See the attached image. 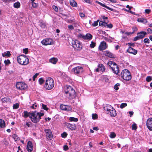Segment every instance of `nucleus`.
Instances as JSON below:
<instances>
[{"instance_id":"680f3d73","label":"nucleus","mask_w":152,"mask_h":152,"mask_svg":"<svg viewBox=\"0 0 152 152\" xmlns=\"http://www.w3.org/2000/svg\"><path fill=\"white\" fill-rule=\"evenodd\" d=\"M32 6L34 7H36L37 6V4L36 3L34 2H32Z\"/></svg>"},{"instance_id":"4d7b16f0","label":"nucleus","mask_w":152,"mask_h":152,"mask_svg":"<svg viewBox=\"0 0 152 152\" xmlns=\"http://www.w3.org/2000/svg\"><path fill=\"white\" fill-rule=\"evenodd\" d=\"M28 48H26L25 49H23V52L24 53H25L26 54L28 53Z\"/></svg>"},{"instance_id":"dca6fc26","label":"nucleus","mask_w":152,"mask_h":152,"mask_svg":"<svg viewBox=\"0 0 152 152\" xmlns=\"http://www.w3.org/2000/svg\"><path fill=\"white\" fill-rule=\"evenodd\" d=\"M127 52L130 53H131L134 55H136L137 53V50L133 49L131 47H129V48L127 50Z\"/></svg>"},{"instance_id":"7ed1b4c3","label":"nucleus","mask_w":152,"mask_h":152,"mask_svg":"<svg viewBox=\"0 0 152 152\" xmlns=\"http://www.w3.org/2000/svg\"><path fill=\"white\" fill-rule=\"evenodd\" d=\"M17 61L19 63L23 65L27 64L29 61V59L24 55H20L17 57Z\"/></svg>"},{"instance_id":"3c124183","label":"nucleus","mask_w":152,"mask_h":152,"mask_svg":"<svg viewBox=\"0 0 152 152\" xmlns=\"http://www.w3.org/2000/svg\"><path fill=\"white\" fill-rule=\"evenodd\" d=\"M53 8L54 10L56 12H58V9L57 7L56 6L53 5Z\"/></svg>"},{"instance_id":"052dcab7","label":"nucleus","mask_w":152,"mask_h":152,"mask_svg":"<svg viewBox=\"0 0 152 152\" xmlns=\"http://www.w3.org/2000/svg\"><path fill=\"white\" fill-rule=\"evenodd\" d=\"M31 124L32 123L31 122H27L26 124V125L29 127L31 126Z\"/></svg>"},{"instance_id":"0e129e2a","label":"nucleus","mask_w":152,"mask_h":152,"mask_svg":"<svg viewBox=\"0 0 152 152\" xmlns=\"http://www.w3.org/2000/svg\"><path fill=\"white\" fill-rule=\"evenodd\" d=\"M151 12V10L149 9H146L145 10V12L146 13L149 14Z\"/></svg>"},{"instance_id":"9d476101","label":"nucleus","mask_w":152,"mask_h":152,"mask_svg":"<svg viewBox=\"0 0 152 152\" xmlns=\"http://www.w3.org/2000/svg\"><path fill=\"white\" fill-rule=\"evenodd\" d=\"M146 125L150 131H152V118H149L147 120Z\"/></svg>"},{"instance_id":"58836bf2","label":"nucleus","mask_w":152,"mask_h":152,"mask_svg":"<svg viewBox=\"0 0 152 152\" xmlns=\"http://www.w3.org/2000/svg\"><path fill=\"white\" fill-rule=\"evenodd\" d=\"M96 45V43L94 42L93 41L91 42V43L90 44V46L91 48H93Z\"/></svg>"},{"instance_id":"c85d7f7f","label":"nucleus","mask_w":152,"mask_h":152,"mask_svg":"<svg viewBox=\"0 0 152 152\" xmlns=\"http://www.w3.org/2000/svg\"><path fill=\"white\" fill-rule=\"evenodd\" d=\"M57 60L56 58H53L50 59L49 60L50 62L53 64H56L57 62Z\"/></svg>"},{"instance_id":"f03ea898","label":"nucleus","mask_w":152,"mask_h":152,"mask_svg":"<svg viewBox=\"0 0 152 152\" xmlns=\"http://www.w3.org/2000/svg\"><path fill=\"white\" fill-rule=\"evenodd\" d=\"M44 115L43 113L37 112L36 111L31 112V115L30 116V118L33 122L36 123L39 121L41 117Z\"/></svg>"},{"instance_id":"ddd939ff","label":"nucleus","mask_w":152,"mask_h":152,"mask_svg":"<svg viewBox=\"0 0 152 152\" xmlns=\"http://www.w3.org/2000/svg\"><path fill=\"white\" fill-rule=\"evenodd\" d=\"M111 69L113 72L116 75H118L119 72V68L116 64L113 65V66L112 67Z\"/></svg>"},{"instance_id":"ea45409f","label":"nucleus","mask_w":152,"mask_h":152,"mask_svg":"<svg viewBox=\"0 0 152 152\" xmlns=\"http://www.w3.org/2000/svg\"><path fill=\"white\" fill-rule=\"evenodd\" d=\"M66 105H63V104H61L60 106V109L62 110H65L66 109Z\"/></svg>"},{"instance_id":"393cba45","label":"nucleus","mask_w":152,"mask_h":152,"mask_svg":"<svg viewBox=\"0 0 152 152\" xmlns=\"http://www.w3.org/2000/svg\"><path fill=\"white\" fill-rule=\"evenodd\" d=\"M137 21L139 22L142 23H146L147 22V21L146 19L141 18H138L137 19Z\"/></svg>"},{"instance_id":"7c9ffc66","label":"nucleus","mask_w":152,"mask_h":152,"mask_svg":"<svg viewBox=\"0 0 152 152\" xmlns=\"http://www.w3.org/2000/svg\"><path fill=\"white\" fill-rule=\"evenodd\" d=\"M14 7L16 8L20 7V4L19 2H17L14 3L13 5Z\"/></svg>"},{"instance_id":"c03bdc74","label":"nucleus","mask_w":152,"mask_h":152,"mask_svg":"<svg viewBox=\"0 0 152 152\" xmlns=\"http://www.w3.org/2000/svg\"><path fill=\"white\" fill-rule=\"evenodd\" d=\"M12 137L15 141L17 140H18V137L17 135L16 134H14L13 135Z\"/></svg>"},{"instance_id":"09e8293b","label":"nucleus","mask_w":152,"mask_h":152,"mask_svg":"<svg viewBox=\"0 0 152 152\" xmlns=\"http://www.w3.org/2000/svg\"><path fill=\"white\" fill-rule=\"evenodd\" d=\"M120 86V84L119 83H117L116 85H115L114 86V88L116 90H117L118 89V86Z\"/></svg>"},{"instance_id":"bf43d9fd","label":"nucleus","mask_w":152,"mask_h":152,"mask_svg":"<svg viewBox=\"0 0 152 152\" xmlns=\"http://www.w3.org/2000/svg\"><path fill=\"white\" fill-rule=\"evenodd\" d=\"M63 148H64V150L65 151H67L69 149L68 146L66 145H64V146Z\"/></svg>"},{"instance_id":"6e6d98bb","label":"nucleus","mask_w":152,"mask_h":152,"mask_svg":"<svg viewBox=\"0 0 152 152\" xmlns=\"http://www.w3.org/2000/svg\"><path fill=\"white\" fill-rule=\"evenodd\" d=\"M68 28L70 30H72L74 29V27L72 25H69L68 26Z\"/></svg>"},{"instance_id":"8fccbe9b","label":"nucleus","mask_w":152,"mask_h":152,"mask_svg":"<svg viewBox=\"0 0 152 152\" xmlns=\"http://www.w3.org/2000/svg\"><path fill=\"white\" fill-rule=\"evenodd\" d=\"M42 107L43 109L46 110H48V108L47 107L46 105L44 104H42Z\"/></svg>"},{"instance_id":"f257e3e1","label":"nucleus","mask_w":152,"mask_h":152,"mask_svg":"<svg viewBox=\"0 0 152 152\" xmlns=\"http://www.w3.org/2000/svg\"><path fill=\"white\" fill-rule=\"evenodd\" d=\"M64 91L66 96L70 99H73L76 96V92L70 86H66L64 87Z\"/></svg>"},{"instance_id":"bb28decb","label":"nucleus","mask_w":152,"mask_h":152,"mask_svg":"<svg viewBox=\"0 0 152 152\" xmlns=\"http://www.w3.org/2000/svg\"><path fill=\"white\" fill-rule=\"evenodd\" d=\"M5 124L4 121L2 119H0V127L3 128L5 127Z\"/></svg>"},{"instance_id":"4c0bfd02","label":"nucleus","mask_w":152,"mask_h":152,"mask_svg":"<svg viewBox=\"0 0 152 152\" xmlns=\"http://www.w3.org/2000/svg\"><path fill=\"white\" fill-rule=\"evenodd\" d=\"M72 110V108L71 107L68 106L66 105V109L64 110H66L68 111H71Z\"/></svg>"},{"instance_id":"a878e982","label":"nucleus","mask_w":152,"mask_h":152,"mask_svg":"<svg viewBox=\"0 0 152 152\" xmlns=\"http://www.w3.org/2000/svg\"><path fill=\"white\" fill-rule=\"evenodd\" d=\"M11 56L10 53V51H7V52H4L2 53V56L3 57L6 56L9 57Z\"/></svg>"},{"instance_id":"f8f14e48","label":"nucleus","mask_w":152,"mask_h":152,"mask_svg":"<svg viewBox=\"0 0 152 152\" xmlns=\"http://www.w3.org/2000/svg\"><path fill=\"white\" fill-rule=\"evenodd\" d=\"M107 47V46L106 42L103 41L101 42L99 46V49L100 50H103L106 49Z\"/></svg>"},{"instance_id":"5fc2aeb1","label":"nucleus","mask_w":152,"mask_h":152,"mask_svg":"<svg viewBox=\"0 0 152 152\" xmlns=\"http://www.w3.org/2000/svg\"><path fill=\"white\" fill-rule=\"evenodd\" d=\"M72 23L74 26L75 27H77L79 26L78 24L75 21H72Z\"/></svg>"},{"instance_id":"c9c22d12","label":"nucleus","mask_w":152,"mask_h":152,"mask_svg":"<svg viewBox=\"0 0 152 152\" xmlns=\"http://www.w3.org/2000/svg\"><path fill=\"white\" fill-rule=\"evenodd\" d=\"M127 105V104L126 103H122L121 104L120 107L122 109L126 107Z\"/></svg>"},{"instance_id":"a211bd4d","label":"nucleus","mask_w":152,"mask_h":152,"mask_svg":"<svg viewBox=\"0 0 152 152\" xmlns=\"http://www.w3.org/2000/svg\"><path fill=\"white\" fill-rule=\"evenodd\" d=\"M104 54L106 56H107L110 58H114L115 57V56L113 54L108 51H105Z\"/></svg>"},{"instance_id":"39448f33","label":"nucleus","mask_w":152,"mask_h":152,"mask_svg":"<svg viewBox=\"0 0 152 152\" xmlns=\"http://www.w3.org/2000/svg\"><path fill=\"white\" fill-rule=\"evenodd\" d=\"M121 76L123 78L126 80H129L131 78V76L130 72L127 69L123 70L121 73Z\"/></svg>"},{"instance_id":"6e6552de","label":"nucleus","mask_w":152,"mask_h":152,"mask_svg":"<svg viewBox=\"0 0 152 152\" xmlns=\"http://www.w3.org/2000/svg\"><path fill=\"white\" fill-rule=\"evenodd\" d=\"M16 86L17 89L20 90L26 89L27 88V86L25 83L20 82H17Z\"/></svg>"},{"instance_id":"37998d69","label":"nucleus","mask_w":152,"mask_h":152,"mask_svg":"<svg viewBox=\"0 0 152 152\" xmlns=\"http://www.w3.org/2000/svg\"><path fill=\"white\" fill-rule=\"evenodd\" d=\"M67 135V134L65 132L61 134V136L63 138H65L66 137Z\"/></svg>"},{"instance_id":"0eeeda50","label":"nucleus","mask_w":152,"mask_h":152,"mask_svg":"<svg viewBox=\"0 0 152 152\" xmlns=\"http://www.w3.org/2000/svg\"><path fill=\"white\" fill-rule=\"evenodd\" d=\"M107 114L110 115L111 117H115L116 115V113L115 109L111 105L106 107V109Z\"/></svg>"},{"instance_id":"e2e57ef3","label":"nucleus","mask_w":152,"mask_h":152,"mask_svg":"<svg viewBox=\"0 0 152 152\" xmlns=\"http://www.w3.org/2000/svg\"><path fill=\"white\" fill-rule=\"evenodd\" d=\"M147 31L148 34H151L152 33V30L150 28L147 29Z\"/></svg>"},{"instance_id":"72a5a7b5","label":"nucleus","mask_w":152,"mask_h":152,"mask_svg":"<svg viewBox=\"0 0 152 152\" xmlns=\"http://www.w3.org/2000/svg\"><path fill=\"white\" fill-rule=\"evenodd\" d=\"M116 136V135L114 132H112L110 134V137L111 138H113Z\"/></svg>"},{"instance_id":"aec40b11","label":"nucleus","mask_w":152,"mask_h":152,"mask_svg":"<svg viewBox=\"0 0 152 152\" xmlns=\"http://www.w3.org/2000/svg\"><path fill=\"white\" fill-rule=\"evenodd\" d=\"M96 3H98V4H99L101 6L104 7H105L106 8H107V9H108L110 10L111 11H114V9L111 8L110 7H108L105 5V4H103L102 3H101L98 1H96Z\"/></svg>"},{"instance_id":"412c9836","label":"nucleus","mask_w":152,"mask_h":152,"mask_svg":"<svg viewBox=\"0 0 152 152\" xmlns=\"http://www.w3.org/2000/svg\"><path fill=\"white\" fill-rule=\"evenodd\" d=\"M67 127L71 130H75L76 129V127L75 124H68L67 125Z\"/></svg>"},{"instance_id":"5701e85b","label":"nucleus","mask_w":152,"mask_h":152,"mask_svg":"<svg viewBox=\"0 0 152 152\" xmlns=\"http://www.w3.org/2000/svg\"><path fill=\"white\" fill-rule=\"evenodd\" d=\"M23 116L24 117L26 118L29 117L30 118V116L31 115V112L28 113L27 111H25L23 112Z\"/></svg>"},{"instance_id":"20e7f679","label":"nucleus","mask_w":152,"mask_h":152,"mask_svg":"<svg viewBox=\"0 0 152 152\" xmlns=\"http://www.w3.org/2000/svg\"><path fill=\"white\" fill-rule=\"evenodd\" d=\"M54 83L53 79L50 77L48 78L46 80L45 87L47 90H50L54 86Z\"/></svg>"},{"instance_id":"4468645a","label":"nucleus","mask_w":152,"mask_h":152,"mask_svg":"<svg viewBox=\"0 0 152 152\" xmlns=\"http://www.w3.org/2000/svg\"><path fill=\"white\" fill-rule=\"evenodd\" d=\"M52 42V40L50 39H44L42 41V44L44 45H51Z\"/></svg>"},{"instance_id":"774afa93","label":"nucleus","mask_w":152,"mask_h":152,"mask_svg":"<svg viewBox=\"0 0 152 152\" xmlns=\"http://www.w3.org/2000/svg\"><path fill=\"white\" fill-rule=\"evenodd\" d=\"M103 80L104 81L106 82H107L109 80L108 78L107 77H104L103 78Z\"/></svg>"},{"instance_id":"338daca9","label":"nucleus","mask_w":152,"mask_h":152,"mask_svg":"<svg viewBox=\"0 0 152 152\" xmlns=\"http://www.w3.org/2000/svg\"><path fill=\"white\" fill-rule=\"evenodd\" d=\"M104 21H100L99 23V26H103Z\"/></svg>"},{"instance_id":"a19ab883","label":"nucleus","mask_w":152,"mask_h":152,"mask_svg":"<svg viewBox=\"0 0 152 152\" xmlns=\"http://www.w3.org/2000/svg\"><path fill=\"white\" fill-rule=\"evenodd\" d=\"M92 118L93 119H96L98 118V116L97 114H92Z\"/></svg>"},{"instance_id":"f704fd0d","label":"nucleus","mask_w":152,"mask_h":152,"mask_svg":"<svg viewBox=\"0 0 152 152\" xmlns=\"http://www.w3.org/2000/svg\"><path fill=\"white\" fill-rule=\"evenodd\" d=\"M152 80V77L151 76H147L146 78V80L148 82H150Z\"/></svg>"},{"instance_id":"b1692460","label":"nucleus","mask_w":152,"mask_h":152,"mask_svg":"<svg viewBox=\"0 0 152 152\" xmlns=\"http://www.w3.org/2000/svg\"><path fill=\"white\" fill-rule=\"evenodd\" d=\"M69 3L70 5L73 7H76L77 6V4L74 0H70Z\"/></svg>"},{"instance_id":"49530a36","label":"nucleus","mask_w":152,"mask_h":152,"mask_svg":"<svg viewBox=\"0 0 152 152\" xmlns=\"http://www.w3.org/2000/svg\"><path fill=\"white\" fill-rule=\"evenodd\" d=\"M99 21V20H97L96 21H94V23L92 24V25L93 26H96L98 24V22Z\"/></svg>"},{"instance_id":"9b49d317","label":"nucleus","mask_w":152,"mask_h":152,"mask_svg":"<svg viewBox=\"0 0 152 152\" xmlns=\"http://www.w3.org/2000/svg\"><path fill=\"white\" fill-rule=\"evenodd\" d=\"M45 132L46 133V137L49 138V140H51L52 139L53 136L50 130L45 129Z\"/></svg>"},{"instance_id":"4be33fe9","label":"nucleus","mask_w":152,"mask_h":152,"mask_svg":"<svg viewBox=\"0 0 152 152\" xmlns=\"http://www.w3.org/2000/svg\"><path fill=\"white\" fill-rule=\"evenodd\" d=\"M82 37L85 39L91 40L92 38V36L90 34H87L85 36L84 35Z\"/></svg>"},{"instance_id":"2f4dec72","label":"nucleus","mask_w":152,"mask_h":152,"mask_svg":"<svg viewBox=\"0 0 152 152\" xmlns=\"http://www.w3.org/2000/svg\"><path fill=\"white\" fill-rule=\"evenodd\" d=\"M69 119V120L71 121L77 122L78 121V119L77 118H75L73 117H70Z\"/></svg>"},{"instance_id":"6ab92c4d","label":"nucleus","mask_w":152,"mask_h":152,"mask_svg":"<svg viewBox=\"0 0 152 152\" xmlns=\"http://www.w3.org/2000/svg\"><path fill=\"white\" fill-rule=\"evenodd\" d=\"M146 34V33L145 31H141L138 33L137 35H138L140 39H142L144 37Z\"/></svg>"},{"instance_id":"c756f323","label":"nucleus","mask_w":152,"mask_h":152,"mask_svg":"<svg viewBox=\"0 0 152 152\" xmlns=\"http://www.w3.org/2000/svg\"><path fill=\"white\" fill-rule=\"evenodd\" d=\"M10 99L7 98H3L1 99V101L3 103L8 102H10Z\"/></svg>"},{"instance_id":"79ce46f5","label":"nucleus","mask_w":152,"mask_h":152,"mask_svg":"<svg viewBox=\"0 0 152 152\" xmlns=\"http://www.w3.org/2000/svg\"><path fill=\"white\" fill-rule=\"evenodd\" d=\"M39 81L40 84L41 85L44 83V80L42 78H41L39 80Z\"/></svg>"},{"instance_id":"a18cd8bd","label":"nucleus","mask_w":152,"mask_h":152,"mask_svg":"<svg viewBox=\"0 0 152 152\" xmlns=\"http://www.w3.org/2000/svg\"><path fill=\"white\" fill-rule=\"evenodd\" d=\"M19 104L18 103H16L13 105V107L14 109H17L19 107Z\"/></svg>"},{"instance_id":"cd10ccee","label":"nucleus","mask_w":152,"mask_h":152,"mask_svg":"<svg viewBox=\"0 0 152 152\" xmlns=\"http://www.w3.org/2000/svg\"><path fill=\"white\" fill-rule=\"evenodd\" d=\"M115 64H116L114 62L112 61H110L107 63L108 65L110 67L111 69H112V67H113V65H115Z\"/></svg>"},{"instance_id":"423d86ee","label":"nucleus","mask_w":152,"mask_h":152,"mask_svg":"<svg viewBox=\"0 0 152 152\" xmlns=\"http://www.w3.org/2000/svg\"><path fill=\"white\" fill-rule=\"evenodd\" d=\"M71 44L72 47L76 50L80 51L82 49V46L81 44L77 40H72Z\"/></svg>"},{"instance_id":"473e14b6","label":"nucleus","mask_w":152,"mask_h":152,"mask_svg":"<svg viewBox=\"0 0 152 152\" xmlns=\"http://www.w3.org/2000/svg\"><path fill=\"white\" fill-rule=\"evenodd\" d=\"M2 142L3 144L5 145V146L9 144L8 142L6 140L5 138L2 141Z\"/></svg>"},{"instance_id":"f3484780","label":"nucleus","mask_w":152,"mask_h":152,"mask_svg":"<svg viewBox=\"0 0 152 152\" xmlns=\"http://www.w3.org/2000/svg\"><path fill=\"white\" fill-rule=\"evenodd\" d=\"M26 149L28 152H31L32 151L33 146L32 143L30 141L28 142L27 145Z\"/></svg>"},{"instance_id":"2eb2a0df","label":"nucleus","mask_w":152,"mask_h":152,"mask_svg":"<svg viewBox=\"0 0 152 152\" xmlns=\"http://www.w3.org/2000/svg\"><path fill=\"white\" fill-rule=\"evenodd\" d=\"M98 68L95 69L96 72L100 71L102 72H104L105 70V67L102 64H99L98 66Z\"/></svg>"},{"instance_id":"13d9d810","label":"nucleus","mask_w":152,"mask_h":152,"mask_svg":"<svg viewBox=\"0 0 152 152\" xmlns=\"http://www.w3.org/2000/svg\"><path fill=\"white\" fill-rule=\"evenodd\" d=\"M108 22V21H106V20H104V23L103 26H104L105 27H107V23Z\"/></svg>"},{"instance_id":"1a4fd4ad","label":"nucleus","mask_w":152,"mask_h":152,"mask_svg":"<svg viewBox=\"0 0 152 152\" xmlns=\"http://www.w3.org/2000/svg\"><path fill=\"white\" fill-rule=\"evenodd\" d=\"M83 71V67L78 66L73 68L72 70V72L75 74L78 75L81 74Z\"/></svg>"},{"instance_id":"864d4df0","label":"nucleus","mask_w":152,"mask_h":152,"mask_svg":"<svg viewBox=\"0 0 152 152\" xmlns=\"http://www.w3.org/2000/svg\"><path fill=\"white\" fill-rule=\"evenodd\" d=\"M144 42L145 43H149V40L148 38H145L144 40Z\"/></svg>"},{"instance_id":"69168bd1","label":"nucleus","mask_w":152,"mask_h":152,"mask_svg":"<svg viewBox=\"0 0 152 152\" xmlns=\"http://www.w3.org/2000/svg\"><path fill=\"white\" fill-rule=\"evenodd\" d=\"M139 39H140L139 37H138V35H137V36L135 37L134 38L133 40L134 41H137V40H139Z\"/></svg>"},{"instance_id":"603ef678","label":"nucleus","mask_w":152,"mask_h":152,"mask_svg":"<svg viewBox=\"0 0 152 152\" xmlns=\"http://www.w3.org/2000/svg\"><path fill=\"white\" fill-rule=\"evenodd\" d=\"M134 33V32H126V31H124L123 32V33L127 35H131L133 33Z\"/></svg>"},{"instance_id":"de8ad7c7","label":"nucleus","mask_w":152,"mask_h":152,"mask_svg":"<svg viewBox=\"0 0 152 152\" xmlns=\"http://www.w3.org/2000/svg\"><path fill=\"white\" fill-rule=\"evenodd\" d=\"M4 63L6 65H8L11 63L10 60L9 59L5 60L4 61Z\"/></svg>"},{"instance_id":"e433bc0d","label":"nucleus","mask_w":152,"mask_h":152,"mask_svg":"<svg viewBox=\"0 0 152 152\" xmlns=\"http://www.w3.org/2000/svg\"><path fill=\"white\" fill-rule=\"evenodd\" d=\"M137 129V126L135 123L133 124L132 125V130H136Z\"/></svg>"}]
</instances>
